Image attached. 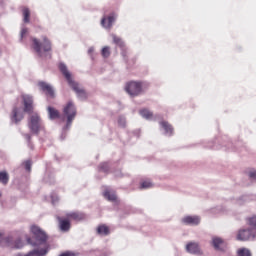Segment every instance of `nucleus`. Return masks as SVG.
<instances>
[{"label": "nucleus", "mask_w": 256, "mask_h": 256, "mask_svg": "<svg viewBox=\"0 0 256 256\" xmlns=\"http://www.w3.org/2000/svg\"><path fill=\"white\" fill-rule=\"evenodd\" d=\"M32 235H34L35 242L28 237L26 241L28 245H32L34 248L26 256H45L49 253V244H47V233L39 228V226L32 225L30 228Z\"/></svg>", "instance_id": "nucleus-1"}, {"label": "nucleus", "mask_w": 256, "mask_h": 256, "mask_svg": "<svg viewBox=\"0 0 256 256\" xmlns=\"http://www.w3.org/2000/svg\"><path fill=\"white\" fill-rule=\"evenodd\" d=\"M24 103V113H28V127L34 135H39L41 129H43V121L41 116L37 113H33V97L29 95H22Z\"/></svg>", "instance_id": "nucleus-2"}, {"label": "nucleus", "mask_w": 256, "mask_h": 256, "mask_svg": "<svg viewBox=\"0 0 256 256\" xmlns=\"http://www.w3.org/2000/svg\"><path fill=\"white\" fill-rule=\"evenodd\" d=\"M59 69L62 75H64L66 81L68 82V85L76 93L78 99H80V101H85V99H87V92H85V89H83V87H80L79 83L75 82L73 78H71V72H69V70L67 69V65H65V63H60Z\"/></svg>", "instance_id": "nucleus-3"}, {"label": "nucleus", "mask_w": 256, "mask_h": 256, "mask_svg": "<svg viewBox=\"0 0 256 256\" xmlns=\"http://www.w3.org/2000/svg\"><path fill=\"white\" fill-rule=\"evenodd\" d=\"M32 48L42 59H51V41L49 38L44 36L43 41L40 42L39 39H32Z\"/></svg>", "instance_id": "nucleus-4"}, {"label": "nucleus", "mask_w": 256, "mask_h": 256, "mask_svg": "<svg viewBox=\"0 0 256 256\" xmlns=\"http://www.w3.org/2000/svg\"><path fill=\"white\" fill-rule=\"evenodd\" d=\"M63 113L67 117L66 125L63 127V131H67L68 129H71L73 119H75L77 115V108H75V104H73V102H68L63 109Z\"/></svg>", "instance_id": "nucleus-5"}, {"label": "nucleus", "mask_w": 256, "mask_h": 256, "mask_svg": "<svg viewBox=\"0 0 256 256\" xmlns=\"http://www.w3.org/2000/svg\"><path fill=\"white\" fill-rule=\"evenodd\" d=\"M24 245L25 244L23 243L21 238H18L15 241H13V237H4L0 233V247H10V249H23Z\"/></svg>", "instance_id": "nucleus-6"}, {"label": "nucleus", "mask_w": 256, "mask_h": 256, "mask_svg": "<svg viewBox=\"0 0 256 256\" xmlns=\"http://www.w3.org/2000/svg\"><path fill=\"white\" fill-rule=\"evenodd\" d=\"M143 87H145L144 82H130L126 85V92L131 97H137V95H141L143 93Z\"/></svg>", "instance_id": "nucleus-7"}, {"label": "nucleus", "mask_w": 256, "mask_h": 256, "mask_svg": "<svg viewBox=\"0 0 256 256\" xmlns=\"http://www.w3.org/2000/svg\"><path fill=\"white\" fill-rule=\"evenodd\" d=\"M256 237L255 228H246L239 230L237 234L238 241H253Z\"/></svg>", "instance_id": "nucleus-8"}, {"label": "nucleus", "mask_w": 256, "mask_h": 256, "mask_svg": "<svg viewBox=\"0 0 256 256\" xmlns=\"http://www.w3.org/2000/svg\"><path fill=\"white\" fill-rule=\"evenodd\" d=\"M183 225H190L191 227H197L201 223V217L199 216H185L181 219Z\"/></svg>", "instance_id": "nucleus-9"}, {"label": "nucleus", "mask_w": 256, "mask_h": 256, "mask_svg": "<svg viewBox=\"0 0 256 256\" xmlns=\"http://www.w3.org/2000/svg\"><path fill=\"white\" fill-rule=\"evenodd\" d=\"M115 21H117V14L112 13L110 16H108V18H102L101 25L105 29H111Z\"/></svg>", "instance_id": "nucleus-10"}, {"label": "nucleus", "mask_w": 256, "mask_h": 256, "mask_svg": "<svg viewBox=\"0 0 256 256\" xmlns=\"http://www.w3.org/2000/svg\"><path fill=\"white\" fill-rule=\"evenodd\" d=\"M38 86L40 87L41 91L46 93V95H48L52 99L53 97H55V90H53V87L47 84V82H39Z\"/></svg>", "instance_id": "nucleus-11"}, {"label": "nucleus", "mask_w": 256, "mask_h": 256, "mask_svg": "<svg viewBox=\"0 0 256 256\" xmlns=\"http://www.w3.org/2000/svg\"><path fill=\"white\" fill-rule=\"evenodd\" d=\"M25 116L23 115V112L17 108V107H14L13 110H12V116H11V121L13 123H19L20 121H23V118Z\"/></svg>", "instance_id": "nucleus-12"}, {"label": "nucleus", "mask_w": 256, "mask_h": 256, "mask_svg": "<svg viewBox=\"0 0 256 256\" xmlns=\"http://www.w3.org/2000/svg\"><path fill=\"white\" fill-rule=\"evenodd\" d=\"M211 245L216 251H222L223 249H221V247L225 245V240H223V238L221 237L213 236L211 240Z\"/></svg>", "instance_id": "nucleus-13"}, {"label": "nucleus", "mask_w": 256, "mask_h": 256, "mask_svg": "<svg viewBox=\"0 0 256 256\" xmlns=\"http://www.w3.org/2000/svg\"><path fill=\"white\" fill-rule=\"evenodd\" d=\"M186 251L188 253H192V255H197L199 253L200 248H199V243L197 242H190L186 245Z\"/></svg>", "instance_id": "nucleus-14"}, {"label": "nucleus", "mask_w": 256, "mask_h": 256, "mask_svg": "<svg viewBox=\"0 0 256 256\" xmlns=\"http://www.w3.org/2000/svg\"><path fill=\"white\" fill-rule=\"evenodd\" d=\"M47 111H48V117H49L50 121H55V119H59L61 117L59 110H57L51 106H48Z\"/></svg>", "instance_id": "nucleus-15"}, {"label": "nucleus", "mask_w": 256, "mask_h": 256, "mask_svg": "<svg viewBox=\"0 0 256 256\" xmlns=\"http://www.w3.org/2000/svg\"><path fill=\"white\" fill-rule=\"evenodd\" d=\"M160 125H161L162 129H164L166 135H169V137H171V135H173V126H171V124H169V122L161 121Z\"/></svg>", "instance_id": "nucleus-16"}, {"label": "nucleus", "mask_w": 256, "mask_h": 256, "mask_svg": "<svg viewBox=\"0 0 256 256\" xmlns=\"http://www.w3.org/2000/svg\"><path fill=\"white\" fill-rule=\"evenodd\" d=\"M57 220L59 221L61 231H69V229H71V223L69 220H63L59 216L57 217Z\"/></svg>", "instance_id": "nucleus-17"}, {"label": "nucleus", "mask_w": 256, "mask_h": 256, "mask_svg": "<svg viewBox=\"0 0 256 256\" xmlns=\"http://www.w3.org/2000/svg\"><path fill=\"white\" fill-rule=\"evenodd\" d=\"M67 217H70V219H73L74 221H83V219H85V214L81 212H71L67 214Z\"/></svg>", "instance_id": "nucleus-18"}, {"label": "nucleus", "mask_w": 256, "mask_h": 256, "mask_svg": "<svg viewBox=\"0 0 256 256\" xmlns=\"http://www.w3.org/2000/svg\"><path fill=\"white\" fill-rule=\"evenodd\" d=\"M103 196L105 197V199H107L108 201H117V195H115V193L110 192L109 190H106L103 193Z\"/></svg>", "instance_id": "nucleus-19"}, {"label": "nucleus", "mask_w": 256, "mask_h": 256, "mask_svg": "<svg viewBox=\"0 0 256 256\" xmlns=\"http://www.w3.org/2000/svg\"><path fill=\"white\" fill-rule=\"evenodd\" d=\"M97 233H98V235L107 236V235H109V227H107L105 225H100L97 227Z\"/></svg>", "instance_id": "nucleus-20"}, {"label": "nucleus", "mask_w": 256, "mask_h": 256, "mask_svg": "<svg viewBox=\"0 0 256 256\" xmlns=\"http://www.w3.org/2000/svg\"><path fill=\"white\" fill-rule=\"evenodd\" d=\"M237 255L238 256H253L251 253V250L249 248H240L237 250Z\"/></svg>", "instance_id": "nucleus-21"}, {"label": "nucleus", "mask_w": 256, "mask_h": 256, "mask_svg": "<svg viewBox=\"0 0 256 256\" xmlns=\"http://www.w3.org/2000/svg\"><path fill=\"white\" fill-rule=\"evenodd\" d=\"M113 43L115 45H118V47H125V42H123V39L119 38L117 35L112 34Z\"/></svg>", "instance_id": "nucleus-22"}, {"label": "nucleus", "mask_w": 256, "mask_h": 256, "mask_svg": "<svg viewBox=\"0 0 256 256\" xmlns=\"http://www.w3.org/2000/svg\"><path fill=\"white\" fill-rule=\"evenodd\" d=\"M140 115L144 119H151L153 117V112H151L147 109H142V110H140Z\"/></svg>", "instance_id": "nucleus-23"}, {"label": "nucleus", "mask_w": 256, "mask_h": 256, "mask_svg": "<svg viewBox=\"0 0 256 256\" xmlns=\"http://www.w3.org/2000/svg\"><path fill=\"white\" fill-rule=\"evenodd\" d=\"M0 183H3V185L9 183V174L7 172H0Z\"/></svg>", "instance_id": "nucleus-24"}, {"label": "nucleus", "mask_w": 256, "mask_h": 256, "mask_svg": "<svg viewBox=\"0 0 256 256\" xmlns=\"http://www.w3.org/2000/svg\"><path fill=\"white\" fill-rule=\"evenodd\" d=\"M23 15H24V23H29V17L31 15L29 8H24Z\"/></svg>", "instance_id": "nucleus-25"}, {"label": "nucleus", "mask_w": 256, "mask_h": 256, "mask_svg": "<svg viewBox=\"0 0 256 256\" xmlns=\"http://www.w3.org/2000/svg\"><path fill=\"white\" fill-rule=\"evenodd\" d=\"M248 177L250 179V181H252L253 183H256V170L252 169L248 172Z\"/></svg>", "instance_id": "nucleus-26"}, {"label": "nucleus", "mask_w": 256, "mask_h": 256, "mask_svg": "<svg viewBox=\"0 0 256 256\" xmlns=\"http://www.w3.org/2000/svg\"><path fill=\"white\" fill-rule=\"evenodd\" d=\"M248 224L250 225V227H253L252 229L256 230V215L248 219Z\"/></svg>", "instance_id": "nucleus-27"}, {"label": "nucleus", "mask_w": 256, "mask_h": 256, "mask_svg": "<svg viewBox=\"0 0 256 256\" xmlns=\"http://www.w3.org/2000/svg\"><path fill=\"white\" fill-rule=\"evenodd\" d=\"M109 55H111V51H109V46L102 48V56L105 59H107V57H109Z\"/></svg>", "instance_id": "nucleus-28"}, {"label": "nucleus", "mask_w": 256, "mask_h": 256, "mask_svg": "<svg viewBox=\"0 0 256 256\" xmlns=\"http://www.w3.org/2000/svg\"><path fill=\"white\" fill-rule=\"evenodd\" d=\"M99 171L107 173V171H109V164H107L106 162L100 164Z\"/></svg>", "instance_id": "nucleus-29"}, {"label": "nucleus", "mask_w": 256, "mask_h": 256, "mask_svg": "<svg viewBox=\"0 0 256 256\" xmlns=\"http://www.w3.org/2000/svg\"><path fill=\"white\" fill-rule=\"evenodd\" d=\"M150 187H153V183H151L149 181H144L141 183L142 189H150Z\"/></svg>", "instance_id": "nucleus-30"}, {"label": "nucleus", "mask_w": 256, "mask_h": 256, "mask_svg": "<svg viewBox=\"0 0 256 256\" xmlns=\"http://www.w3.org/2000/svg\"><path fill=\"white\" fill-rule=\"evenodd\" d=\"M125 123H126L125 117L120 116V117L118 118V125H119L120 127H125Z\"/></svg>", "instance_id": "nucleus-31"}, {"label": "nucleus", "mask_w": 256, "mask_h": 256, "mask_svg": "<svg viewBox=\"0 0 256 256\" xmlns=\"http://www.w3.org/2000/svg\"><path fill=\"white\" fill-rule=\"evenodd\" d=\"M249 201V197L247 196H242L239 200H238V203L239 205H243V203Z\"/></svg>", "instance_id": "nucleus-32"}, {"label": "nucleus", "mask_w": 256, "mask_h": 256, "mask_svg": "<svg viewBox=\"0 0 256 256\" xmlns=\"http://www.w3.org/2000/svg\"><path fill=\"white\" fill-rule=\"evenodd\" d=\"M26 171H31V160L24 162Z\"/></svg>", "instance_id": "nucleus-33"}, {"label": "nucleus", "mask_w": 256, "mask_h": 256, "mask_svg": "<svg viewBox=\"0 0 256 256\" xmlns=\"http://www.w3.org/2000/svg\"><path fill=\"white\" fill-rule=\"evenodd\" d=\"M59 256H75V253L67 251V252L60 254Z\"/></svg>", "instance_id": "nucleus-34"}, {"label": "nucleus", "mask_w": 256, "mask_h": 256, "mask_svg": "<svg viewBox=\"0 0 256 256\" xmlns=\"http://www.w3.org/2000/svg\"><path fill=\"white\" fill-rule=\"evenodd\" d=\"M27 35V28H23L21 30V39H23V36Z\"/></svg>", "instance_id": "nucleus-35"}, {"label": "nucleus", "mask_w": 256, "mask_h": 256, "mask_svg": "<svg viewBox=\"0 0 256 256\" xmlns=\"http://www.w3.org/2000/svg\"><path fill=\"white\" fill-rule=\"evenodd\" d=\"M24 137L28 143H31V134H24Z\"/></svg>", "instance_id": "nucleus-36"}, {"label": "nucleus", "mask_w": 256, "mask_h": 256, "mask_svg": "<svg viewBox=\"0 0 256 256\" xmlns=\"http://www.w3.org/2000/svg\"><path fill=\"white\" fill-rule=\"evenodd\" d=\"M93 51H95V49L93 47H90L88 49V55H91V53H93Z\"/></svg>", "instance_id": "nucleus-37"}, {"label": "nucleus", "mask_w": 256, "mask_h": 256, "mask_svg": "<svg viewBox=\"0 0 256 256\" xmlns=\"http://www.w3.org/2000/svg\"><path fill=\"white\" fill-rule=\"evenodd\" d=\"M52 203H53V205H55V203H57V199H55L54 197H52Z\"/></svg>", "instance_id": "nucleus-38"}, {"label": "nucleus", "mask_w": 256, "mask_h": 256, "mask_svg": "<svg viewBox=\"0 0 256 256\" xmlns=\"http://www.w3.org/2000/svg\"><path fill=\"white\" fill-rule=\"evenodd\" d=\"M0 197H1V192H0Z\"/></svg>", "instance_id": "nucleus-39"}]
</instances>
